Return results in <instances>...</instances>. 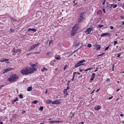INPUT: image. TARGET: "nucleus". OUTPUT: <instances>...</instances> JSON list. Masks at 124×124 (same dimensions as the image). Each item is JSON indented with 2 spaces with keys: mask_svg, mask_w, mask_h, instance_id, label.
I'll return each mask as SVG.
<instances>
[{
  "mask_svg": "<svg viewBox=\"0 0 124 124\" xmlns=\"http://www.w3.org/2000/svg\"><path fill=\"white\" fill-rule=\"evenodd\" d=\"M30 64L32 66L27 67L21 70L20 72L22 74L25 75H28L30 73H32L33 71L36 70L35 68H34L36 65L32 64L31 63H30Z\"/></svg>",
  "mask_w": 124,
  "mask_h": 124,
  "instance_id": "f257e3e1",
  "label": "nucleus"
},
{
  "mask_svg": "<svg viewBox=\"0 0 124 124\" xmlns=\"http://www.w3.org/2000/svg\"><path fill=\"white\" fill-rule=\"evenodd\" d=\"M19 78L18 76L16 74H11L8 78L9 82H14L16 81Z\"/></svg>",
  "mask_w": 124,
  "mask_h": 124,
  "instance_id": "f03ea898",
  "label": "nucleus"
},
{
  "mask_svg": "<svg viewBox=\"0 0 124 124\" xmlns=\"http://www.w3.org/2000/svg\"><path fill=\"white\" fill-rule=\"evenodd\" d=\"M78 24H75L72 28L70 33V35L71 36H73L76 34L78 28Z\"/></svg>",
  "mask_w": 124,
  "mask_h": 124,
  "instance_id": "7ed1b4c3",
  "label": "nucleus"
},
{
  "mask_svg": "<svg viewBox=\"0 0 124 124\" xmlns=\"http://www.w3.org/2000/svg\"><path fill=\"white\" fill-rule=\"evenodd\" d=\"M84 15V13L82 12H80L79 13V18L78 22L80 23L84 19V18L83 17V15Z\"/></svg>",
  "mask_w": 124,
  "mask_h": 124,
  "instance_id": "20e7f679",
  "label": "nucleus"
},
{
  "mask_svg": "<svg viewBox=\"0 0 124 124\" xmlns=\"http://www.w3.org/2000/svg\"><path fill=\"white\" fill-rule=\"evenodd\" d=\"M85 62V60L84 59L79 61L77 64L75 65V68H76L81 65H84V64L81 63L84 62Z\"/></svg>",
  "mask_w": 124,
  "mask_h": 124,
  "instance_id": "39448f33",
  "label": "nucleus"
},
{
  "mask_svg": "<svg viewBox=\"0 0 124 124\" xmlns=\"http://www.w3.org/2000/svg\"><path fill=\"white\" fill-rule=\"evenodd\" d=\"M13 53L12 54L13 55H14L16 53L18 52H20L21 51L20 49H16L15 48H13Z\"/></svg>",
  "mask_w": 124,
  "mask_h": 124,
  "instance_id": "423d86ee",
  "label": "nucleus"
},
{
  "mask_svg": "<svg viewBox=\"0 0 124 124\" xmlns=\"http://www.w3.org/2000/svg\"><path fill=\"white\" fill-rule=\"evenodd\" d=\"M80 41L79 40H77L74 42V46L76 47H77L80 44Z\"/></svg>",
  "mask_w": 124,
  "mask_h": 124,
  "instance_id": "0eeeda50",
  "label": "nucleus"
},
{
  "mask_svg": "<svg viewBox=\"0 0 124 124\" xmlns=\"http://www.w3.org/2000/svg\"><path fill=\"white\" fill-rule=\"evenodd\" d=\"M94 46L96 48V50H100L101 49V46L98 44L96 43L95 45Z\"/></svg>",
  "mask_w": 124,
  "mask_h": 124,
  "instance_id": "6e6552de",
  "label": "nucleus"
},
{
  "mask_svg": "<svg viewBox=\"0 0 124 124\" xmlns=\"http://www.w3.org/2000/svg\"><path fill=\"white\" fill-rule=\"evenodd\" d=\"M92 30L93 28H89L86 30L85 33H86V34L87 35L88 34H89L90 32H91V31Z\"/></svg>",
  "mask_w": 124,
  "mask_h": 124,
  "instance_id": "1a4fd4ad",
  "label": "nucleus"
},
{
  "mask_svg": "<svg viewBox=\"0 0 124 124\" xmlns=\"http://www.w3.org/2000/svg\"><path fill=\"white\" fill-rule=\"evenodd\" d=\"M12 69V68L10 67L8 68L7 69H5L4 70V71L2 72L3 74H4L5 73L11 70Z\"/></svg>",
  "mask_w": 124,
  "mask_h": 124,
  "instance_id": "9d476101",
  "label": "nucleus"
},
{
  "mask_svg": "<svg viewBox=\"0 0 124 124\" xmlns=\"http://www.w3.org/2000/svg\"><path fill=\"white\" fill-rule=\"evenodd\" d=\"M9 60V59L2 58L0 60V61L1 62H4V61H5L6 62L9 63V62H7V61H8Z\"/></svg>",
  "mask_w": 124,
  "mask_h": 124,
  "instance_id": "9b49d317",
  "label": "nucleus"
},
{
  "mask_svg": "<svg viewBox=\"0 0 124 124\" xmlns=\"http://www.w3.org/2000/svg\"><path fill=\"white\" fill-rule=\"evenodd\" d=\"M61 102L57 100H56L54 101H53L52 102V104H60Z\"/></svg>",
  "mask_w": 124,
  "mask_h": 124,
  "instance_id": "f8f14e48",
  "label": "nucleus"
},
{
  "mask_svg": "<svg viewBox=\"0 0 124 124\" xmlns=\"http://www.w3.org/2000/svg\"><path fill=\"white\" fill-rule=\"evenodd\" d=\"M101 108V106L99 105L97 106L96 107H94V108L95 110H98Z\"/></svg>",
  "mask_w": 124,
  "mask_h": 124,
  "instance_id": "ddd939ff",
  "label": "nucleus"
},
{
  "mask_svg": "<svg viewBox=\"0 0 124 124\" xmlns=\"http://www.w3.org/2000/svg\"><path fill=\"white\" fill-rule=\"evenodd\" d=\"M110 34L109 33H103L102 34L101 36V37H103L105 36H107L108 35H110Z\"/></svg>",
  "mask_w": 124,
  "mask_h": 124,
  "instance_id": "4468645a",
  "label": "nucleus"
},
{
  "mask_svg": "<svg viewBox=\"0 0 124 124\" xmlns=\"http://www.w3.org/2000/svg\"><path fill=\"white\" fill-rule=\"evenodd\" d=\"M27 31H33L35 32L36 31V29L35 28L31 29V28H29L28 29Z\"/></svg>",
  "mask_w": 124,
  "mask_h": 124,
  "instance_id": "2eb2a0df",
  "label": "nucleus"
},
{
  "mask_svg": "<svg viewBox=\"0 0 124 124\" xmlns=\"http://www.w3.org/2000/svg\"><path fill=\"white\" fill-rule=\"evenodd\" d=\"M35 47L34 45H33L31 46V48L29 50V51H30L31 50H33L35 48Z\"/></svg>",
  "mask_w": 124,
  "mask_h": 124,
  "instance_id": "dca6fc26",
  "label": "nucleus"
},
{
  "mask_svg": "<svg viewBox=\"0 0 124 124\" xmlns=\"http://www.w3.org/2000/svg\"><path fill=\"white\" fill-rule=\"evenodd\" d=\"M55 58L58 60L61 58L60 56L59 55H58L57 56H55Z\"/></svg>",
  "mask_w": 124,
  "mask_h": 124,
  "instance_id": "f3484780",
  "label": "nucleus"
},
{
  "mask_svg": "<svg viewBox=\"0 0 124 124\" xmlns=\"http://www.w3.org/2000/svg\"><path fill=\"white\" fill-rule=\"evenodd\" d=\"M73 3L74 4V5H73V6H74L77 4L78 3V2L76 0H74L73 1Z\"/></svg>",
  "mask_w": 124,
  "mask_h": 124,
  "instance_id": "a211bd4d",
  "label": "nucleus"
},
{
  "mask_svg": "<svg viewBox=\"0 0 124 124\" xmlns=\"http://www.w3.org/2000/svg\"><path fill=\"white\" fill-rule=\"evenodd\" d=\"M40 14V15H41V12L40 11H38L36 13V16H39V15Z\"/></svg>",
  "mask_w": 124,
  "mask_h": 124,
  "instance_id": "6ab92c4d",
  "label": "nucleus"
},
{
  "mask_svg": "<svg viewBox=\"0 0 124 124\" xmlns=\"http://www.w3.org/2000/svg\"><path fill=\"white\" fill-rule=\"evenodd\" d=\"M102 13V11L101 10H99L97 12V14L101 15Z\"/></svg>",
  "mask_w": 124,
  "mask_h": 124,
  "instance_id": "aec40b11",
  "label": "nucleus"
},
{
  "mask_svg": "<svg viewBox=\"0 0 124 124\" xmlns=\"http://www.w3.org/2000/svg\"><path fill=\"white\" fill-rule=\"evenodd\" d=\"M92 69V68H90L87 69H86V70L83 69V70H84L85 71H87L88 70H91Z\"/></svg>",
  "mask_w": 124,
  "mask_h": 124,
  "instance_id": "412c9836",
  "label": "nucleus"
},
{
  "mask_svg": "<svg viewBox=\"0 0 124 124\" xmlns=\"http://www.w3.org/2000/svg\"><path fill=\"white\" fill-rule=\"evenodd\" d=\"M32 90V87H29L28 88L27 91H30Z\"/></svg>",
  "mask_w": 124,
  "mask_h": 124,
  "instance_id": "4be33fe9",
  "label": "nucleus"
},
{
  "mask_svg": "<svg viewBox=\"0 0 124 124\" xmlns=\"http://www.w3.org/2000/svg\"><path fill=\"white\" fill-rule=\"evenodd\" d=\"M18 101V99L17 98H16L13 101H12V103L14 104L15 102Z\"/></svg>",
  "mask_w": 124,
  "mask_h": 124,
  "instance_id": "5701e85b",
  "label": "nucleus"
},
{
  "mask_svg": "<svg viewBox=\"0 0 124 124\" xmlns=\"http://www.w3.org/2000/svg\"><path fill=\"white\" fill-rule=\"evenodd\" d=\"M52 101L50 100H48L46 102V103L47 104H49L51 102H52Z\"/></svg>",
  "mask_w": 124,
  "mask_h": 124,
  "instance_id": "b1692460",
  "label": "nucleus"
},
{
  "mask_svg": "<svg viewBox=\"0 0 124 124\" xmlns=\"http://www.w3.org/2000/svg\"><path fill=\"white\" fill-rule=\"evenodd\" d=\"M45 70H46H46H47V69L45 67H44L41 70V71L42 72H44Z\"/></svg>",
  "mask_w": 124,
  "mask_h": 124,
  "instance_id": "393cba45",
  "label": "nucleus"
},
{
  "mask_svg": "<svg viewBox=\"0 0 124 124\" xmlns=\"http://www.w3.org/2000/svg\"><path fill=\"white\" fill-rule=\"evenodd\" d=\"M108 4H107V6H106V8H107L108 9V6H109V5H110V7H112V4H109L108 2Z\"/></svg>",
  "mask_w": 124,
  "mask_h": 124,
  "instance_id": "a878e982",
  "label": "nucleus"
},
{
  "mask_svg": "<svg viewBox=\"0 0 124 124\" xmlns=\"http://www.w3.org/2000/svg\"><path fill=\"white\" fill-rule=\"evenodd\" d=\"M111 45L110 44L109 45V46H107V47H106L105 49H104V51H106L107 50H108L109 46H110V45Z\"/></svg>",
  "mask_w": 124,
  "mask_h": 124,
  "instance_id": "bb28decb",
  "label": "nucleus"
},
{
  "mask_svg": "<svg viewBox=\"0 0 124 124\" xmlns=\"http://www.w3.org/2000/svg\"><path fill=\"white\" fill-rule=\"evenodd\" d=\"M38 101L37 100H34L32 102V103L33 104H36L37 102H38Z\"/></svg>",
  "mask_w": 124,
  "mask_h": 124,
  "instance_id": "cd10ccee",
  "label": "nucleus"
},
{
  "mask_svg": "<svg viewBox=\"0 0 124 124\" xmlns=\"http://www.w3.org/2000/svg\"><path fill=\"white\" fill-rule=\"evenodd\" d=\"M103 27V25H98V28H101V27Z\"/></svg>",
  "mask_w": 124,
  "mask_h": 124,
  "instance_id": "c85d7f7f",
  "label": "nucleus"
},
{
  "mask_svg": "<svg viewBox=\"0 0 124 124\" xmlns=\"http://www.w3.org/2000/svg\"><path fill=\"white\" fill-rule=\"evenodd\" d=\"M51 54V53L50 52H48L46 54V55L47 56H49Z\"/></svg>",
  "mask_w": 124,
  "mask_h": 124,
  "instance_id": "c756f323",
  "label": "nucleus"
},
{
  "mask_svg": "<svg viewBox=\"0 0 124 124\" xmlns=\"http://www.w3.org/2000/svg\"><path fill=\"white\" fill-rule=\"evenodd\" d=\"M53 41L52 40H51L49 41V45L52 44L53 43Z\"/></svg>",
  "mask_w": 124,
  "mask_h": 124,
  "instance_id": "7c9ffc66",
  "label": "nucleus"
},
{
  "mask_svg": "<svg viewBox=\"0 0 124 124\" xmlns=\"http://www.w3.org/2000/svg\"><path fill=\"white\" fill-rule=\"evenodd\" d=\"M95 73H93L91 77H92L94 78L95 76Z\"/></svg>",
  "mask_w": 124,
  "mask_h": 124,
  "instance_id": "2f4dec72",
  "label": "nucleus"
},
{
  "mask_svg": "<svg viewBox=\"0 0 124 124\" xmlns=\"http://www.w3.org/2000/svg\"><path fill=\"white\" fill-rule=\"evenodd\" d=\"M19 97L20 98L22 99V98H23V95L21 94H19Z\"/></svg>",
  "mask_w": 124,
  "mask_h": 124,
  "instance_id": "473e14b6",
  "label": "nucleus"
},
{
  "mask_svg": "<svg viewBox=\"0 0 124 124\" xmlns=\"http://www.w3.org/2000/svg\"><path fill=\"white\" fill-rule=\"evenodd\" d=\"M67 90H66V89H65L63 91V93L64 94H66V93H67Z\"/></svg>",
  "mask_w": 124,
  "mask_h": 124,
  "instance_id": "72a5a7b5",
  "label": "nucleus"
},
{
  "mask_svg": "<svg viewBox=\"0 0 124 124\" xmlns=\"http://www.w3.org/2000/svg\"><path fill=\"white\" fill-rule=\"evenodd\" d=\"M43 107H40L39 108V110H40L41 111L43 110Z\"/></svg>",
  "mask_w": 124,
  "mask_h": 124,
  "instance_id": "f704fd0d",
  "label": "nucleus"
},
{
  "mask_svg": "<svg viewBox=\"0 0 124 124\" xmlns=\"http://www.w3.org/2000/svg\"><path fill=\"white\" fill-rule=\"evenodd\" d=\"M87 46L88 47L90 48L92 46V45L91 44H88Z\"/></svg>",
  "mask_w": 124,
  "mask_h": 124,
  "instance_id": "c9c22d12",
  "label": "nucleus"
},
{
  "mask_svg": "<svg viewBox=\"0 0 124 124\" xmlns=\"http://www.w3.org/2000/svg\"><path fill=\"white\" fill-rule=\"evenodd\" d=\"M121 54V53H120L118 54H117V57H120V56Z\"/></svg>",
  "mask_w": 124,
  "mask_h": 124,
  "instance_id": "e433bc0d",
  "label": "nucleus"
},
{
  "mask_svg": "<svg viewBox=\"0 0 124 124\" xmlns=\"http://www.w3.org/2000/svg\"><path fill=\"white\" fill-rule=\"evenodd\" d=\"M117 41H115L114 42L113 45L114 46H115L116 44L117 43Z\"/></svg>",
  "mask_w": 124,
  "mask_h": 124,
  "instance_id": "4c0bfd02",
  "label": "nucleus"
},
{
  "mask_svg": "<svg viewBox=\"0 0 124 124\" xmlns=\"http://www.w3.org/2000/svg\"><path fill=\"white\" fill-rule=\"evenodd\" d=\"M117 7V5L116 4L114 5L113 6V8H116Z\"/></svg>",
  "mask_w": 124,
  "mask_h": 124,
  "instance_id": "58836bf2",
  "label": "nucleus"
},
{
  "mask_svg": "<svg viewBox=\"0 0 124 124\" xmlns=\"http://www.w3.org/2000/svg\"><path fill=\"white\" fill-rule=\"evenodd\" d=\"M121 6L122 7V8H124V3H123L122 4Z\"/></svg>",
  "mask_w": 124,
  "mask_h": 124,
  "instance_id": "ea45409f",
  "label": "nucleus"
},
{
  "mask_svg": "<svg viewBox=\"0 0 124 124\" xmlns=\"http://www.w3.org/2000/svg\"><path fill=\"white\" fill-rule=\"evenodd\" d=\"M10 31H11V32H14V30L13 29V28H10Z\"/></svg>",
  "mask_w": 124,
  "mask_h": 124,
  "instance_id": "a19ab883",
  "label": "nucleus"
},
{
  "mask_svg": "<svg viewBox=\"0 0 124 124\" xmlns=\"http://www.w3.org/2000/svg\"><path fill=\"white\" fill-rule=\"evenodd\" d=\"M39 44V43H38L37 44H36L35 45H34L35 46V47H37L38 46V45Z\"/></svg>",
  "mask_w": 124,
  "mask_h": 124,
  "instance_id": "79ce46f5",
  "label": "nucleus"
},
{
  "mask_svg": "<svg viewBox=\"0 0 124 124\" xmlns=\"http://www.w3.org/2000/svg\"><path fill=\"white\" fill-rule=\"evenodd\" d=\"M49 123H52V124L54 123V121H50L49 122Z\"/></svg>",
  "mask_w": 124,
  "mask_h": 124,
  "instance_id": "37998d69",
  "label": "nucleus"
},
{
  "mask_svg": "<svg viewBox=\"0 0 124 124\" xmlns=\"http://www.w3.org/2000/svg\"><path fill=\"white\" fill-rule=\"evenodd\" d=\"M102 10L103 11L104 13H106V11H105V9L104 8H102Z\"/></svg>",
  "mask_w": 124,
  "mask_h": 124,
  "instance_id": "c03bdc74",
  "label": "nucleus"
},
{
  "mask_svg": "<svg viewBox=\"0 0 124 124\" xmlns=\"http://www.w3.org/2000/svg\"><path fill=\"white\" fill-rule=\"evenodd\" d=\"M67 65H66L64 67V70H65V69L66 68Z\"/></svg>",
  "mask_w": 124,
  "mask_h": 124,
  "instance_id": "a18cd8bd",
  "label": "nucleus"
},
{
  "mask_svg": "<svg viewBox=\"0 0 124 124\" xmlns=\"http://www.w3.org/2000/svg\"><path fill=\"white\" fill-rule=\"evenodd\" d=\"M113 96H112L111 97H110L109 98H107V99H108L109 100H110V99H112V98H113Z\"/></svg>",
  "mask_w": 124,
  "mask_h": 124,
  "instance_id": "49530a36",
  "label": "nucleus"
},
{
  "mask_svg": "<svg viewBox=\"0 0 124 124\" xmlns=\"http://www.w3.org/2000/svg\"><path fill=\"white\" fill-rule=\"evenodd\" d=\"M78 50V49H77V50H75L73 52V53H75V52H76Z\"/></svg>",
  "mask_w": 124,
  "mask_h": 124,
  "instance_id": "de8ad7c7",
  "label": "nucleus"
},
{
  "mask_svg": "<svg viewBox=\"0 0 124 124\" xmlns=\"http://www.w3.org/2000/svg\"><path fill=\"white\" fill-rule=\"evenodd\" d=\"M32 53H30L27 54H26V55L27 56H28L29 55H30Z\"/></svg>",
  "mask_w": 124,
  "mask_h": 124,
  "instance_id": "09e8293b",
  "label": "nucleus"
},
{
  "mask_svg": "<svg viewBox=\"0 0 124 124\" xmlns=\"http://www.w3.org/2000/svg\"><path fill=\"white\" fill-rule=\"evenodd\" d=\"M69 88V86H67V89H66V90H68Z\"/></svg>",
  "mask_w": 124,
  "mask_h": 124,
  "instance_id": "8fccbe9b",
  "label": "nucleus"
},
{
  "mask_svg": "<svg viewBox=\"0 0 124 124\" xmlns=\"http://www.w3.org/2000/svg\"><path fill=\"white\" fill-rule=\"evenodd\" d=\"M94 78L92 77L90 78V80L91 81H92L94 79Z\"/></svg>",
  "mask_w": 124,
  "mask_h": 124,
  "instance_id": "3c124183",
  "label": "nucleus"
},
{
  "mask_svg": "<svg viewBox=\"0 0 124 124\" xmlns=\"http://www.w3.org/2000/svg\"><path fill=\"white\" fill-rule=\"evenodd\" d=\"M114 65L113 64L112 65V71H113L114 70Z\"/></svg>",
  "mask_w": 124,
  "mask_h": 124,
  "instance_id": "603ef678",
  "label": "nucleus"
},
{
  "mask_svg": "<svg viewBox=\"0 0 124 124\" xmlns=\"http://www.w3.org/2000/svg\"><path fill=\"white\" fill-rule=\"evenodd\" d=\"M83 46V45H81L80 47L79 48H78V50H79V49H80Z\"/></svg>",
  "mask_w": 124,
  "mask_h": 124,
  "instance_id": "864d4df0",
  "label": "nucleus"
},
{
  "mask_svg": "<svg viewBox=\"0 0 124 124\" xmlns=\"http://www.w3.org/2000/svg\"><path fill=\"white\" fill-rule=\"evenodd\" d=\"M113 27L112 26H110V28L111 30H113Z\"/></svg>",
  "mask_w": 124,
  "mask_h": 124,
  "instance_id": "5fc2aeb1",
  "label": "nucleus"
},
{
  "mask_svg": "<svg viewBox=\"0 0 124 124\" xmlns=\"http://www.w3.org/2000/svg\"><path fill=\"white\" fill-rule=\"evenodd\" d=\"M110 79H109V78H107V80H106V81H108V82H109L110 81Z\"/></svg>",
  "mask_w": 124,
  "mask_h": 124,
  "instance_id": "6e6d98bb",
  "label": "nucleus"
},
{
  "mask_svg": "<svg viewBox=\"0 0 124 124\" xmlns=\"http://www.w3.org/2000/svg\"><path fill=\"white\" fill-rule=\"evenodd\" d=\"M106 0H104L103 2L102 3V4L103 5H104V4L105 3V1H106Z\"/></svg>",
  "mask_w": 124,
  "mask_h": 124,
  "instance_id": "4d7b16f0",
  "label": "nucleus"
},
{
  "mask_svg": "<svg viewBox=\"0 0 124 124\" xmlns=\"http://www.w3.org/2000/svg\"><path fill=\"white\" fill-rule=\"evenodd\" d=\"M39 52H35L34 53H33V54H39Z\"/></svg>",
  "mask_w": 124,
  "mask_h": 124,
  "instance_id": "13d9d810",
  "label": "nucleus"
},
{
  "mask_svg": "<svg viewBox=\"0 0 124 124\" xmlns=\"http://www.w3.org/2000/svg\"><path fill=\"white\" fill-rule=\"evenodd\" d=\"M12 21H13L14 22H15V20L14 19H13V18H12Z\"/></svg>",
  "mask_w": 124,
  "mask_h": 124,
  "instance_id": "bf43d9fd",
  "label": "nucleus"
},
{
  "mask_svg": "<svg viewBox=\"0 0 124 124\" xmlns=\"http://www.w3.org/2000/svg\"><path fill=\"white\" fill-rule=\"evenodd\" d=\"M59 122L58 121H54V123H57L58 122Z\"/></svg>",
  "mask_w": 124,
  "mask_h": 124,
  "instance_id": "052dcab7",
  "label": "nucleus"
},
{
  "mask_svg": "<svg viewBox=\"0 0 124 124\" xmlns=\"http://www.w3.org/2000/svg\"><path fill=\"white\" fill-rule=\"evenodd\" d=\"M3 85H0V89L2 87H3Z\"/></svg>",
  "mask_w": 124,
  "mask_h": 124,
  "instance_id": "680f3d73",
  "label": "nucleus"
},
{
  "mask_svg": "<svg viewBox=\"0 0 124 124\" xmlns=\"http://www.w3.org/2000/svg\"><path fill=\"white\" fill-rule=\"evenodd\" d=\"M67 86H69V81H68L67 83Z\"/></svg>",
  "mask_w": 124,
  "mask_h": 124,
  "instance_id": "e2e57ef3",
  "label": "nucleus"
},
{
  "mask_svg": "<svg viewBox=\"0 0 124 124\" xmlns=\"http://www.w3.org/2000/svg\"><path fill=\"white\" fill-rule=\"evenodd\" d=\"M98 70V68H97L94 71V72H95Z\"/></svg>",
  "mask_w": 124,
  "mask_h": 124,
  "instance_id": "0e129e2a",
  "label": "nucleus"
},
{
  "mask_svg": "<svg viewBox=\"0 0 124 124\" xmlns=\"http://www.w3.org/2000/svg\"><path fill=\"white\" fill-rule=\"evenodd\" d=\"M79 70L80 72H81L82 71V70H81L80 69H79Z\"/></svg>",
  "mask_w": 124,
  "mask_h": 124,
  "instance_id": "69168bd1",
  "label": "nucleus"
},
{
  "mask_svg": "<svg viewBox=\"0 0 124 124\" xmlns=\"http://www.w3.org/2000/svg\"><path fill=\"white\" fill-rule=\"evenodd\" d=\"M43 122H42V123H40L39 124H43L44 123H45V122L44 121H43Z\"/></svg>",
  "mask_w": 124,
  "mask_h": 124,
  "instance_id": "338daca9",
  "label": "nucleus"
},
{
  "mask_svg": "<svg viewBox=\"0 0 124 124\" xmlns=\"http://www.w3.org/2000/svg\"><path fill=\"white\" fill-rule=\"evenodd\" d=\"M74 77H73L72 78V79H71V80L72 81H73V80H74Z\"/></svg>",
  "mask_w": 124,
  "mask_h": 124,
  "instance_id": "774afa93",
  "label": "nucleus"
}]
</instances>
